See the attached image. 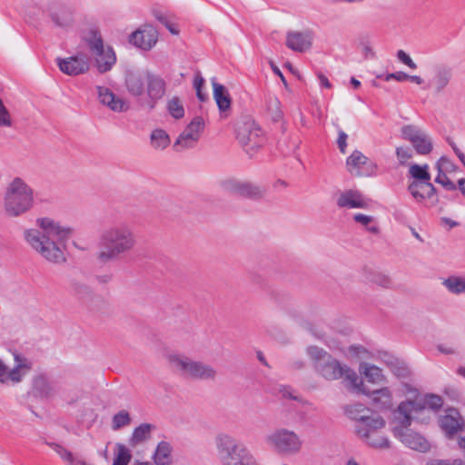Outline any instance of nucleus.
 Masks as SVG:
<instances>
[{
  "label": "nucleus",
  "instance_id": "obj_1",
  "mask_svg": "<svg viewBox=\"0 0 465 465\" xmlns=\"http://www.w3.org/2000/svg\"><path fill=\"white\" fill-rule=\"evenodd\" d=\"M70 227L51 217H39L35 227L23 232L26 244L48 262L62 264L66 261V244L71 237Z\"/></svg>",
  "mask_w": 465,
  "mask_h": 465
},
{
  "label": "nucleus",
  "instance_id": "obj_2",
  "mask_svg": "<svg viewBox=\"0 0 465 465\" xmlns=\"http://www.w3.org/2000/svg\"><path fill=\"white\" fill-rule=\"evenodd\" d=\"M135 233L125 222L117 223L104 229L99 236L97 259L104 263L118 260L130 252L136 245Z\"/></svg>",
  "mask_w": 465,
  "mask_h": 465
},
{
  "label": "nucleus",
  "instance_id": "obj_3",
  "mask_svg": "<svg viewBox=\"0 0 465 465\" xmlns=\"http://www.w3.org/2000/svg\"><path fill=\"white\" fill-rule=\"evenodd\" d=\"M306 353L312 361L315 372L322 379L332 381L344 378L352 388L362 386V381L357 373L346 364L341 363L322 348L310 345Z\"/></svg>",
  "mask_w": 465,
  "mask_h": 465
},
{
  "label": "nucleus",
  "instance_id": "obj_4",
  "mask_svg": "<svg viewBox=\"0 0 465 465\" xmlns=\"http://www.w3.org/2000/svg\"><path fill=\"white\" fill-rule=\"evenodd\" d=\"M35 204L34 188L20 177H15L6 185L2 208L7 218L15 219L28 213Z\"/></svg>",
  "mask_w": 465,
  "mask_h": 465
},
{
  "label": "nucleus",
  "instance_id": "obj_5",
  "mask_svg": "<svg viewBox=\"0 0 465 465\" xmlns=\"http://www.w3.org/2000/svg\"><path fill=\"white\" fill-rule=\"evenodd\" d=\"M410 402H401L391 413V426L393 436L406 447L426 452L430 450L429 441L410 426L414 416L411 415Z\"/></svg>",
  "mask_w": 465,
  "mask_h": 465
},
{
  "label": "nucleus",
  "instance_id": "obj_6",
  "mask_svg": "<svg viewBox=\"0 0 465 465\" xmlns=\"http://www.w3.org/2000/svg\"><path fill=\"white\" fill-rule=\"evenodd\" d=\"M215 445L222 465H259L246 446L230 434L219 433Z\"/></svg>",
  "mask_w": 465,
  "mask_h": 465
},
{
  "label": "nucleus",
  "instance_id": "obj_7",
  "mask_svg": "<svg viewBox=\"0 0 465 465\" xmlns=\"http://www.w3.org/2000/svg\"><path fill=\"white\" fill-rule=\"evenodd\" d=\"M167 361L175 372L186 378L214 381L217 376V371L212 365L195 361L184 354L170 353Z\"/></svg>",
  "mask_w": 465,
  "mask_h": 465
},
{
  "label": "nucleus",
  "instance_id": "obj_8",
  "mask_svg": "<svg viewBox=\"0 0 465 465\" xmlns=\"http://www.w3.org/2000/svg\"><path fill=\"white\" fill-rule=\"evenodd\" d=\"M265 445L280 455H292L301 451L303 441L300 435L292 430L278 427L264 437Z\"/></svg>",
  "mask_w": 465,
  "mask_h": 465
},
{
  "label": "nucleus",
  "instance_id": "obj_9",
  "mask_svg": "<svg viewBox=\"0 0 465 465\" xmlns=\"http://www.w3.org/2000/svg\"><path fill=\"white\" fill-rule=\"evenodd\" d=\"M85 42L94 59V66L100 74H105L116 64V54L109 45H104L101 35L91 31L85 37Z\"/></svg>",
  "mask_w": 465,
  "mask_h": 465
},
{
  "label": "nucleus",
  "instance_id": "obj_10",
  "mask_svg": "<svg viewBox=\"0 0 465 465\" xmlns=\"http://www.w3.org/2000/svg\"><path fill=\"white\" fill-rule=\"evenodd\" d=\"M349 414L356 421L355 432L360 440L364 438V432L371 434L377 430H382L386 427V420L382 416L362 405L351 406Z\"/></svg>",
  "mask_w": 465,
  "mask_h": 465
},
{
  "label": "nucleus",
  "instance_id": "obj_11",
  "mask_svg": "<svg viewBox=\"0 0 465 465\" xmlns=\"http://www.w3.org/2000/svg\"><path fill=\"white\" fill-rule=\"evenodd\" d=\"M45 13L55 28L70 31L76 25V9L71 3L52 2L46 6Z\"/></svg>",
  "mask_w": 465,
  "mask_h": 465
},
{
  "label": "nucleus",
  "instance_id": "obj_12",
  "mask_svg": "<svg viewBox=\"0 0 465 465\" xmlns=\"http://www.w3.org/2000/svg\"><path fill=\"white\" fill-rule=\"evenodd\" d=\"M404 392L415 397L414 401L407 400L403 402H410L411 405V415L418 419L417 415L425 413L424 419H420L421 422H426L430 419V412H435L440 410L443 404L441 397L435 394H427L423 397H416L417 390L409 384H403Z\"/></svg>",
  "mask_w": 465,
  "mask_h": 465
},
{
  "label": "nucleus",
  "instance_id": "obj_13",
  "mask_svg": "<svg viewBox=\"0 0 465 465\" xmlns=\"http://www.w3.org/2000/svg\"><path fill=\"white\" fill-rule=\"evenodd\" d=\"M401 136L404 140L409 141L417 153L426 155L429 154L433 148L431 137L421 128L408 124L401 128Z\"/></svg>",
  "mask_w": 465,
  "mask_h": 465
},
{
  "label": "nucleus",
  "instance_id": "obj_14",
  "mask_svg": "<svg viewBox=\"0 0 465 465\" xmlns=\"http://www.w3.org/2000/svg\"><path fill=\"white\" fill-rule=\"evenodd\" d=\"M346 169L352 176L371 177L376 174V163L361 151L354 150L346 159Z\"/></svg>",
  "mask_w": 465,
  "mask_h": 465
},
{
  "label": "nucleus",
  "instance_id": "obj_15",
  "mask_svg": "<svg viewBox=\"0 0 465 465\" xmlns=\"http://www.w3.org/2000/svg\"><path fill=\"white\" fill-rule=\"evenodd\" d=\"M236 138L246 150L258 148L262 143V131L252 120H248L237 127Z\"/></svg>",
  "mask_w": 465,
  "mask_h": 465
},
{
  "label": "nucleus",
  "instance_id": "obj_16",
  "mask_svg": "<svg viewBox=\"0 0 465 465\" xmlns=\"http://www.w3.org/2000/svg\"><path fill=\"white\" fill-rule=\"evenodd\" d=\"M15 366L10 369L0 360V382L15 384L22 381L31 369V362L25 357L15 354Z\"/></svg>",
  "mask_w": 465,
  "mask_h": 465
},
{
  "label": "nucleus",
  "instance_id": "obj_17",
  "mask_svg": "<svg viewBox=\"0 0 465 465\" xmlns=\"http://www.w3.org/2000/svg\"><path fill=\"white\" fill-rule=\"evenodd\" d=\"M219 184L224 192L242 196L260 197L263 193V190L257 184L233 177L223 179Z\"/></svg>",
  "mask_w": 465,
  "mask_h": 465
},
{
  "label": "nucleus",
  "instance_id": "obj_18",
  "mask_svg": "<svg viewBox=\"0 0 465 465\" xmlns=\"http://www.w3.org/2000/svg\"><path fill=\"white\" fill-rule=\"evenodd\" d=\"M204 125L205 124L203 117L195 116L179 134L174 143V146L183 150L194 147L204 130Z\"/></svg>",
  "mask_w": 465,
  "mask_h": 465
},
{
  "label": "nucleus",
  "instance_id": "obj_19",
  "mask_svg": "<svg viewBox=\"0 0 465 465\" xmlns=\"http://www.w3.org/2000/svg\"><path fill=\"white\" fill-rule=\"evenodd\" d=\"M407 189L415 202L426 208L434 207L439 203L436 188L430 182L410 183Z\"/></svg>",
  "mask_w": 465,
  "mask_h": 465
},
{
  "label": "nucleus",
  "instance_id": "obj_20",
  "mask_svg": "<svg viewBox=\"0 0 465 465\" xmlns=\"http://www.w3.org/2000/svg\"><path fill=\"white\" fill-rule=\"evenodd\" d=\"M453 79V70L446 64H437L434 66L431 76L427 83L426 88H429L436 95L445 93Z\"/></svg>",
  "mask_w": 465,
  "mask_h": 465
},
{
  "label": "nucleus",
  "instance_id": "obj_21",
  "mask_svg": "<svg viewBox=\"0 0 465 465\" xmlns=\"http://www.w3.org/2000/svg\"><path fill=\"white\" fill-rule=\"evenodd\" d=\"M56 64L62 73L70 76L86 74L90 69V59L83 53L65 58H57Z\"/></svg>",
  "mask_w": 465,
  "mask_h": 465
},
{
  "label": "nucleus",
  "instance_id": "obj_22",
  "mask_svg": "<svg viewBox=\"0 0 465 465\" xmlns=\"http://www.w3.org/2000/svg\"><path fill=\"white\" fill-rule=\"evenodd\" d=\"M95 91L99 104L114 113H124L129 109L128 102L116 95L109 87L104 85H96Z\"/></svg>",
  "mask_w": 465,
  "mask_h": 465
},
{
  "label": "nucleus",
  "instance_id": "obj_23",
  "mask_svg": "<svg viewBox=\"0 0 465 465\" xmlns=\"http://www.w3.org/2000/svg\"><path fill=\"white\" fill-rule=\"evenodd\" d=\"M157 41L158 32L151 25H143L130 36V43L144 51L151 50Z\"/></svg>",
  "mask_w": 465,
  "mask_h": 465
},
{
  "label": "nucleus",
  "instance_id": "obj_24",
  "mask_svg": "<svg viewBox=\"0 0 465 465\" xmlns=\"http://www.w3.org/2000/svg\"><path fill=\"white\" fill-rule=\"evenodd\" d=\"M358 392L367 395L371 401V404L380 411L391 410L393 406V396L391 391L388 387H384L375 391H368L364 383L361 389L353 388Z\"/></svg>",
  "mask_w": 465,
  "mask_h": 465
},
{
  "label": "nucleus",
  "instance_id": "obj_25",
  "mask_svg": "<svg viewBox=\"0 0 465 465\" xmlns=\"http://www.w3.org/2000/svg\"><path fill=\"white\" fill-rule=\"evenodd\" d=\"M439 424L448 438H452L465 427L464 419L456 409L447 410L440 418Z\"/></svg>",
  "mask_w": 465,
  "mask_h": 465
},
{
  "label": "nucleus",
  "instance_id": "obj_26",
  "mask_svg": "<svg viewBox=\"0 0 465 465\" xmlns=\"http://www.w3.org/2000/svg\"><path fill=\"white\" fill-rule=\"evenodd\" d=\"M337 206L346 209H367L370 200L357 190H346L341 192L336 201Z\"/></svg>",
  "mask_w": 465,
  "mask_h": 465
},
{
  "label": "nucleus",
  "instance_id": "obj_27",
  "mask_svg": "<svg viewBox=\"0 0 465 465\" xmlns=\"http://www.w3.org/2000/svg\"><path fill=\"white\" fill-rule=\"evenodd\" d=\"M313 42V32L305 30L302 32L290 31L286 35V45L292 51L304 53L309 50Z\"/></svg>",
  "mask_w": 465,
  "mask_h": 465
},
{
  "label": "nucleus",
  "instance_id": "obj_28",
  "mask_svg": "<svg viewBox=\"0 0 465 465\" xmlns=\"http://www.w3.org/2000/svg\"><path fill=\"white\" fill-rule=\"evenodd\" d=\"M149 73L143 71H129L125 76V87L133 96H141L145 93Z\"/></svg>",
  "mask_w": 465,
  "mask_h": 465
},
{
  "label": "nucleus",
  "instance_id": "obj_29",
  "mask_svg": "<svg viewBox=\"0 0 465 465\" xmlns=\"http://www.w3.org/2000/svg\"><path fill=\"white\" fill-rule=\"evenodd\" d=\"M213 89V99L219 108L222 117H226L231 110V98L227 89L221 84L217 83L214 78L212 79Z\"/></svg>",
  "mask_w": 465,
  "mask_h": 465
},
{
  "label": "nucleus",
  "instance_id": "obj_30",
  "mask_svg": "<svg viewBox=\"0 0 465 465\" xmlns=\"http://www.w3.org/2000/svg\"><path fill=\"white\" fill-rule=\"evenodd\" d=\"M145 91L150 100L151 107H153L154 104L160 100L165 93V83L161 77L149 74Z\"/></svg>",
  "mask_w": 465,
  "mask_h": 465
},
{
  "label": "nucleus",
  "instance_id": "obj_31",
  "mask_svg": "<svg viewBox=\"0 0 465 465\" xmlns=\"http://www.w3.org/2000/svg\"><path fill=\"white\" fill-rule=\"evenodd\" d=\"M173 448L167 441H161L153 455V460L155 465H173Z\"/></svg>",
  "mask_w": 465,
  "mask_h": 465
},
{
  "label": "nucleus",
  "instance_id": "obj_32",
  "mask_svg": "<svg viewBox=\"0 0 465 465\" xmlns=\"http://www.w3.org/2000/svg\"><path fill=\"white\" fill-rule=\"evenodd\" d=\"M361 440L372 449L385 450L391 448V440L382 430H377L371 434L364 432V438Z\"/></svg>",
  "mask_w": 465,
  "mask_h": 465
},
{
  "label": "nucleus",
  "instance_id": "obj_33",
  "mask_svg": "<svg viewBox=\"0 0 465 465\" xmlns=\"http://www.w3.org/2000/svg\"><path fill=\"white\" fill-rule=\"evenodd\" d=\"M359 371L371 383L380 384L386 381L382 370L373 364L362 362L359 366Z\"/></svg>",
  "mask_w": 465,
  "mask_h": 465
},
{
  "label": "nucleus",
  "instance_id": "obj_34",
  "mask_svg": "<svg viewBox=\"0 0 465 465\" xmlns=\"http://www.w3.org/2000/svg\"><path fill=\"white\" fill-rule=\"evenodd\" d=\"M408 174L412 179L411 183L430 182V173L428 164L412 163L409 167Z\"/></svg>",
  "mask_w": 465,
  "mask_h": 465
},
{
  "label": "nucleus",
  "instance_id": "obj_35",
  "mask_svg": "<svg viewBox=\"0 0 465 465\" xmlns=\"http://www.w3.org/2000/svg\"><path fill=\"white\" fill-rule=\"evenodd\" d=\"M153 429L154 426L152 424H141L140 426L134 430L133 434L130 438V444L134 447L147 440L150 438L151 432Z\"/></svg>",
  "mask_w": 465,
  "mask_h": 465
},
{
  "label": "nucleus",
  "instance_id": "obj_36",
  "mask_svg": "<svg viewBox=\"0 0 465 465\" xmlns=\"http://www.w3.org/2000/svg\"><path fill=\"white\" fill-rule=\"evenodd\" d=\"M114 459L113 465H128L132 459L130 450L122 443H116L114 447Z\"/></svg>",
  "mask_w": 465,
  "mask_h": 465
},
{
  "label": "nucleus",
  "instance_id": "obj_37",
  "mask_svg": "<svg viewBox=\"0 0 465 465\" xmlns=\"http://www.w3.org/2000/svg\"><path fill=\"white\" fill-rule=\"evenodd\" d=\"M170 137L168 134L162 130L156 129L151 134V143L154 149L163 150L170 144Z\"/></svg>",
  "mask_w": 465,
  "mask_h": 465
},
{
  "label": "nucleus",
  "instance_id": "obj_38",
  "mask_svg": "<svg viewBox=\"0 0 465 465\" xmlns=\"http://www.w3.org/2000/svg\"><path fill=\"white\" fill-rule=\"evenodd\" d=\"M443 285L451 293L460 294L465 292V279L458 276H450L443 281Z\"/></svg>",
  "mask_w": 465,
  "mask_h": 465
},
{
  "label": "nucleus",
  "instance_id": "obj_39",
  "mask_svg": "<svg viewBox=\"0 0 465 465\" xmlns=\"http://www.w3.org/2000/svg\"><path fill=\"white\" fill-rule=\"evenodd\" d=\"M53 450L69 465H86L82 460L76 459L73 454L58 444L52 445Z\"/></svg>",
  "mask_w": 465,
  "mask_h": 465
},
{
  "label": "nucleus",
  "instance_id": "obj_40",
  "mask_svg": "<svg viewBox=\"0 0 465 465\" xmlns=\"http://www.w3.org/2000/svg\"><path fill=\"white\" fill-rule=\"evenodd\" d=\"M167 110L172 117L181 119L184 116V108L178 97L171 98L167 103Z\"/></svg>",
  "mask_w": 465,
  "mask_h": 465
},
{
  "label": "nucleus",
  "instance_id": "obj_41",
  "mask_svg": "<svg viewBox=\"0 0 465 465\" xmlns=\"http://www.w3.org/2000/svg\"><path fill=\"white\" fill-rule=\"evenodd\" d=\"M352 219L355 223L364 226L368 232L375 234L379 232V228L376 225L370 226V224L374 221L373 216L363 213H355L353 214Z\"/></svg>",
  "mask_w": 465,
  "mask_h": 465
},
{
  "label": "nucleus",
  "instance_id": "obj_42",
  "mask_svg": "<svg viewBox=\"0 0 465 465\" xmlns=\"http://www.w3.org/2000/svg\"><path fill=\"white\" fill-rule=\"evenodd\" d=\"M130 423L131 418L129 413L126 411H121L113 417L112 428L114 430H117Z\"/></svg>",
  "mask_w": 465,
  "mask_h": 465
},
{
  "label": "nucleus",
  "instance_id": "obj_43",
  "mask_svg": "<svg viewBox=\"0 0 465 465\" xmlns=\"http://www.w3.org/2000/svg\"><path fill=\"white\" fill-rule=\"evenodd\" d=\"M389 368L391 372L399 378H405L410 374L408 367L399 360L391 359V361L389 362Z\"/></svg>",
  "mask_w": 465,
  "mask_h": 465
},
{
  "label": "nucleus",
  "instance_id": "obj_44",
  "mask_svg": "<svg viewBox=\"0 0 465 465\" xmlns=\"http://www.w3.org/2000/svg\"><path fill=\"white\" fill-rule=\"evenodd\" d=\"M268 109L273 121H279L282 118V113L280 108V102L276 97L270 98Z\"/></svg>",
  "mask_w": 465,
  "mask_h": 465
},
{
  "label": "nucleus",
  "instance_id": "obj_45",
  "mask_svg": "<svg viewBox=\"0 0 465 465\" xmlns=\"http://www.w3.org/2000/svg\"><path fill=\"white\" fill-rule=\"evenodd\" d=\"M436 169L438 172H454L456 170L455 164L447 157H440L436 163Z\"/></svg>",
  "mask_w": 465,
  "mask_h": 465
},
{
  "label": "nucleus",
  "instance_id": "obj_46",
  "mask_svg": "<svg viewBox=\"0 0 465 465\" xmlns=\"http://www.w3.org/2000/svg\"><path fill=\"white\" fill-rule=\"evenodd\" d=\"M412 151L409 147H397L396 148V156L399 161V163L403 165L405 164L410 159L412 158Z\"/></svg>",
  "mask_w": 465,
  "mask_h": 465
},
{
  "label": "nucleus",
  "instance_id": "obj_47",
  "mask_svg": "<svg viewBox=\"0 0 465 465\" xmlns=\"http://www.w3.org/2000/svg\"><path fill=\"white\" fill-rule=\"evenodd\" d=\"M277 391L283 399H290L297 401H301L300 397L295 394V391L290 386L280 385L277 388Z\"/></svg>",
  "mask_w": 465,
  "mask_h": 465
},
{
  "label": "nucleus",
  "instance_id": "obj_48",
  "mask_svg": "<svg viewBox=\"0 0 465 465\" xmlns=\"http://www.w3.org/2000/svg\"><path fill=\"white\" fill-rule=\"evenodd\" d=\"M435 182L437 183L441 184L445 189L450 191H454L456 189V185L453 182H451L447 174L443 172H438V175L435 178Z\"/></svg>",
  "mask_w": 465,
  "mask_h": 465
},
{
  "label": "nucleus",
  "instance_id": "obj_49",
  "mask_svg": "<svg viewBox=\"0 0 465 465\" xmlns=\"http://www.w3.org/2000/svg\"><path fill=\"white\" fill-rule=\"evenodd\" d=\"M372 282L383 288H390L392 285L391 279L383 273H378L373 276Z\"/></svg>",
  "mask_w": 465,
  "mask_h": 465
},
{
  "label": "nucleus",
  "instance_id": "obj_50",
  "mask_svg": "<svg viewBox=\"0 0 465 465\" xmlns=\"http://www.w3.org/2000/svg\"><path fill=\"white\" fill-rule=\"evenodd\" d=\"M397 57L402 64H404L408 67L411 69H417L416 63H414L413 60L410 57V55L406 54L403 50H399L397 52Z\"/></svg>",
  "mask_w": 465,
  "mask_h": 465
},
{
  "label": "nucleus",
  "instance_id": "obj_51",
  "mask_svg": "<svg viewBox=\"0 0 465 465\" xmlns=\"http://www.w3.org/2000/svg\"><path fill=\"white\" fill-rule=\"evenodd\" d=\"M378 77L381 78L382 75H379ZM383 79L387 82L391 81V80L403 82V81H407V74L404 72L391 73V74H387L386 75H384Z\"/></svg>",
  "mask_w": 465,
  "mask_h": 465
},
{
  "label": "nucleus",
  "instance_id": "obj_52",
  "mask_svg": "<svg viewBox=\"0 0 465 465\" xmlns=\"http://www.w3.org/2000/svg\"><path fill=\"white\" fill-rule=\"evenodd\" d=\"M338 134H339L338 135V139H337L338 147H339V149H340L341 153H346V148H347L348 135L342 130H340Z\"/></svg>",
  "mask_w": 465,
  "mask_h": 465
},
{
  "label": "nucleus",
  "instance_id": "obj_53",
  "mask_svg": "<svg viewBox=\"0 0 465 465\" xmlns=\"http://www.w3.org/2000/svg\"><path fill=\"white\" fill-rule=\"evenodd\" d=\"M74 289L76 294H78L81 297L87 296L91 293L90 287L84 283L75 282L74 284Z\"/></svg>",
  "mask_w": 465,
  "mask_h": 465
},
{
  "label": "nucleus",
  "instance_id": "obj_54",
  "mask_svg": "<svg viewBox=\"0 0 465 465\" xmlns=\"http://www.w3.org/2000/svg\"><path fill=\"white\" fill-rule=\"evenodd\" d=\"M427 465H465V463L461 460H431L427 463Z\"/></svg>",
  "mask_w": 465,
  "mask_h": 465
},
{
  "label": "nucleus",
  "instance_id": "obj_55",
  "mask_svg": "<svg viewBox=\"0 0 465 465\" xmlns=\"http://www.w3.org/2000/svg\"><path fill=\"white\" fill-rule=\"evenodd\" d=\"M11 124L8 112L5 108L2 101L0 100V125L8 126Z\"/></svg>",
  "mask_w": 465,
  "mask_h": 465
},
{
  "label": "nucleus",
  "instance_id": "obj_56",
  "mask_svg": "<svg viewBox=\"0 0 465 465\" xmlns=\"http://www.w3.org/2000/svg\"><path fill=\"white\" fill-rule=\"evenodd\" d=\"M436 348L442 354L453 355L457 353V350L450 344L440 343L438 344Z\"/></svg>",
  "mask_w": 465,
  "mask_h": 465
},
{
  "label": "nucleus",
  "instance_id": "obj_57",
  "mask_svg": "<svg viewBox=\"0 0 465 465\" xmlns=\"http://www.w3.org/2000/svg\"><path fill=\"white\" fill-rule=\"evenodd\" d=\"M361 52L366 58H374L375 56L372 47L368 43L362 44Z\"/></svg>",
  "mask_w": 465,
  "mask_h": 465
},
{
  "label": "nucleus",
  "instance_id": "obj_58",
  "mask_svg": "<svg viewBox=\"0 0 465 465\" xmlns=\"http://www.w3.org/2000/svg\"><path fill=\"white\" fill-rule=\"evenodd\" d=\"M407 80L417 84V85H420V86H421L425 84L424 78L421 77L420 75H416V74L411 75V74H407Z\"/></svg>",
  "mask_w": 465,
  "mask_h": 465
},
{
  "label": "nucleus",
  "instance_id": "obj_59",
  "mask_svg": "<svg viewBox=\"0 0 465 465\" xmlns=\"http://www.w3.org/2000/svg\"><path fill=\"white\" fill-rule=\"evenodd\" d=\"M203 84H204V79L200 74H197L193 80V87L197 91V90L202 89Z\"/></svg>",
  "mask_w": 465,
  "mask_h": 465
},
{
  "label": "nucleus",
  "instance_id": "obj_60",
  "mask_svg": "<svg viewBox=\"0 0 465 465\" xmlns=\"http://www.w3.org/2000/svg\"><path fill=\"white\" fill-rule=\"evenodd\" d=\"M318 79H319L320 84L322 86H323L325 88H331V84L330 81L324 74H319Z\"/></svg>",
  "mask_w": 465,
  "mask_h": 465
},
{
  "label": "nucleus",
  "instance_id": "obj_61",
  "mask_svg": "<svg viewBox=\"0 0 465 465\" xmlns=\"http://www.w3.org/2000/svg\"><path fill=\"white\" fill-rule=\"evenodd\" d=\"M459 449L462 451L465 457V436H460L457 440Z\"/></svg>",
  "mask_w": 465,
  "mask_h": 465
},
{
  "label": "nucleus",
  "instance_id": "obj_62",
  "mask_svg": "<svg viewBox=\"0 0 465 465\" xmlns=\"http://www.w3.org/2000/svg\"><path fill=\"white\" fill-rule=\"evenodd\" d=\"M271 66H272L273 73L275 74H277L279 77H281L282 81L283 83H285L284 76H283L282 73L281 72V70L273 63H271Z\"/></svg>",
  "mask_w": 465,
  "mask_h": 465
},
{
  "label": "nucleus",
  "instance_id": "obj_63",
  "mask_svg": "<svg viewBox=\"0 0 465 465\" xmlns=\"http://www.w3.org/2000/svg\"><path fill=\"white\" fill-rule=\"evenodd\" d=\"M165 25H166L167 29L170 31L171 34L178 35L179 30L177 29V27L174 25L166 22Z\"/></svg>",
  "mask_w": 465,
  "mask_h": 465
},
{
  "label": "nucleus",
  "instance_id": "obj_64",
  "mask_svg": "<svg viewBox=\"0 0 465 465\" xmlns=\"http://www.w3.org/2000/svg\"><path fill=\"white\" fill-rule=\"evenodd\" d=\"M458 187L460 193L465 195V178H460L458 180Z\"/></svg>",
  "mask_w": 465,
  "mask_h": 465
}]
</instances>
